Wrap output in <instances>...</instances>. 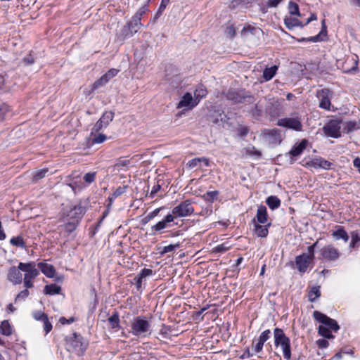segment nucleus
<instances>
[{
  "label": "nucleus",
  "instance_id": "obj_17",
  "mask_svg": "<svg viewBox=\"0 0 360 360\" xmlns=\"http://www.w3.org/2000/svg\"><path fill=\"white\" fill-rule=\"evenodd\" d=\"M306 165L309 167H313L314 169H329L332 165L331 162L322 158H316L311 161L306 163Z\"/></svg>",
  "mask_w": 360,
  "mask_h": 360
},
{
  "label": "nucleus",
  "instance_id": "obj_39",
  "mask_svg": "<svg viewBox=\"0 0 360 360\" xmlns=\"http://www.w3.org/2000/svg\"><path fill=\"white\" fill-rule=\"evenodd\" d=\"M0 328L1 333L4 335L8 336L12 333V329L8 321H2Z\"/></svg>",
  "mask_w": 360,
  "mask_h": 360
},
{
  "label": "nucleus",
  "instance_id": "obj_5",
  "mask_svg": "<svg viewBox=\"0 0 360 360\" xmlns=\"http://www.w3.org/2000/svg\"><path fill=\"white\" fill-rule=\"evenodd\" d=\"M85 212V207L80 204L67 206L63 210V215L67 217L68 219L77 221V222H79Z\"/></svg>",
  "mask_w": 360,
  "mask_h": 360
},
{
  "label": "nucleus",
  "instance_id": "obj_38",
  "mask_svg": "<svg viewBox=\"0 0 360 360\" xmlns=\"http://www.w3.org/2000/svg\"><path fill=\"white\" fill-rule=\"evenodd\" d=\"M114 112L112 111L105 112L100 118L103 122V125L108 126L109 123L113 120Z\"/></svg>",
  "mask_w": 360,
  "mask_h": 360
},
{
  "label": "nucleus",
  "instance_id": "obj_33",
  "mask_svg": "<svg viewBox=\"0 0 360 360\" xmlns=\"http://www.w3.org/2000/svg\"><path fill=\"white\" fill-rule=\"evenodd\" d=\"M141 18L134 15L131 21L127 23V25L129 26V28H131V32L136 33L138 30L141 27L142 25L141 23Z\"/></svg>",
  "mask_w": 360,
  "mask_h": 360
},
{
  "label": "nucleus",
  "instance_id": "obj_32",
  "mask_svg": "<svg viewBox=\"0 0 360 360\" xmlns=\"http://www.w3.org/2000/svg\"><path fill=\"white\" fill-rule=\"evenodd\" d=\"M321 296L320 286H313L308 292V299L311 302L316 301Z\"/></svg>",
  "mask_w": 360,
  "mask_h": 360
},
{
  "label": "nucleus",
  "instance_id": "obj_25",
  "mask_svg": "<svg viewBox=\"0 0 360 360\" xmlns=\"http://www.w3.org/2000/svg\"><path fill=\"white\" fill-rule=\"evenodd\" d=\"M308 144V141L306 139H302L300 143L297 145L294 146L292 149L290 150L289 153L294 157L300 155L303 150L306 148Z\"/></svg>",
  "mask_w": 360,
  "mask_h": 360
},
{
  "label": "nucleus",
  "instance_id": "obj_30",
  "mask_svg": "<svg viewBox=\"0 0 360 360\" xmlns=\"http://www.w3.org/2000/svg\"><path fill=\"white\" fill-rule=\"evenodd\" d=\"M60 286L55 283L46 285L44 287V293L46 295H53L56 294H60Z\"/></svg>",
  "mask_w": 360,
  "mask_h": 360
},
{
  "label": "nucleus",
  "instance_id": "obj_18",
  "mask_svg": "<svg viewBox=\"0 0 360 360\" xmlns=\"http://www.w3.org/2000/svg\"><path fill=\"white\" fill-rule=\"evenodd\" d=\"M21 270L19 269V267L16 268L15 266H12L9 269L8 273V280L12 282L13 284H20L22 283V274Z\"/></svg>",
  "mask_w": 360,
  "mask_h": 360
},
{
  "label": "nucleus",
  "instance_id": "obj_15",
  "mask_svg": "<svg viewBox=\"0 0 360 360\" xmlns=\"http://www.w3.org/2000/svg\"><path fill=\"white\" fill-rule=\"evenodd\" d=\"M264 137L270 144H278L281 142V134L277 129H265Z\"/></svg>",
  "mask_w": 360,
  "mask_h": 360
},
{
  "label": "nucleus",
  "instance_id": "obj_47",
  "mask_svg": "<svg viewBox=\"0 0 360 360\" xmlns=\"http://www.w3.org/2000/svg\"><path fill=\"white\" fill-rule=\"evenodd\" d=\"M30 295L28 290L25 289L20 291L15 298V302L24 301Z\"/></svg>",
  "mask_w": 360,
  "mask_h": 360
},
{
  "label": "nucleus",
  "instance_id": "obj_55",
  "mask_svg": "<svg viewBox=\"0 0 360 360\" xmlns=\"http://www.w3.org/2000/svg\"><path fill=\"white\" fill-rule=\"evenodd\" d=\"M119 70H117V69H115V68H112L110 70H109L105 75H103L105 76V77L107 79L108 81H109L110 79L113 78L114 77H115L117 73H118Z\"/></svg>",
  "mask_w": 360,
  "mask_h": 360
},
{
  "label": "nucleus",
  "instance_id": "obj_53",
  "mask_svg": "<svg viewBox=\"0 0 360 360\" xmlns=\"http://www.w3.org/2000/svg\"><path fill=\"white\" fill-rule=\"evenodd\" d=\"M264 344V343L263 342H262L259 339H258L257 342L255 345H254V343L252 344V349L255 353H259L260 352L262 351Z\"/></svg>",
  "mask_w": 360,
  "mask_h": 360
},
{
  "label": "nucleus",
  "instance_id": "obj_27",
  "mask_svg": "<svg viewBox=\"0 0 360 360\" xmlns=\"http://www.w3.org/2000/svg\"><path fill=\"white\" fill-rule=\"evenodd\" d=\"M284 24L290 30L296 27H302L304 26V25L302 23V22H300L298 19L291 16L285 18Z\"/></svg>",
  "mask_w": 360,
  "mask_h": 360
},
{
  "label": "nucleus",
  "instance_id": "obj_49",
  "mask_svg": "<svg viewBox=\"0 0 360 360\" xmlns=\"http://www.w3.org/2000/svg\"><path fill=\"white\" fill-rule=\"evenodd\" d=\"M179 247V245L177 243V244H174V245H172V244H170L169 245H167V246H165L162 251L160 252L161 255H164V254H166L167 252H172L174 250H175L176 248H178Z\"/></svg>",
  "mask_w": 360,
  "mask_h": 360
},
{
  "label": "nucleus",
  "instance_id": "obj_35",
  "mask_svg": "<svg viewBox=\"0 0 360 360\" xmlns=\"http://www.w3.org/2000/svg\"><path fill=\"white\" fill-rule=\"evenodd\" d=\"M108 322L112 328H117L120 327L119 314L115 311L111 316L108 318Z\"/></svg>",
  "mask_w": 360,
  "mask_h": 360
},
{
  "label": "nucleus",
  "instance_id": "obj_61",
  "mask_svg": "<svg viewBox=\"0 0 360 360\" xmlns=\"http://www.w3.org/2000/svg\"><path fill=\"white\" fill-rule=\"evenodd\" d=\"M161 208H157V209H155L153 211H152L151 212H150L146 219H147V221H149L152 219H153L154 217H155L156 216H158V214H159Z\"/></svg>",
  "mask_w": 360,
  "mask_h": 360
},
{
  "label": "nucleus",
  "instance_id": "obj_43",
  "mask_svg": "<svg viewBox=\"0 0 360 360\" xmlns=\"http://www.w3.org/2000/svg\"><path fill=\"white\" fill-rule=\"evenodd\" d=\"M78 224L79 222L77 221H71L64 225V229L66 232L70 233L76 229Z\"/></svg>",
  "mask_w": 360,
  "mask_h": 360
},
{
  "label": "nucleus",
  "instance_id": "obj_45",
  "mask_svg": "<svg viewBox=\"0 0 360 360\" xmlns=\"http://www.w3.org/2000/svg\"><path fill=\"white\" fill-rule=\"evenodd\" d=\"M107 140V136L103 134L95 135L91 140L92 144L102 143Z\"/></svg>",
  "mask_w": 360,
  "mask_h": 360
},
{
  "label": "nucleus",
  "instance_id": "obj_64",
  "mask_svg": "<svg viewBox=\"0 0 360 360\" xmlns=\"http://www.w3.org/2000/svg\"><path fill=\"white\" fill-rule=\"evenodd\" d=\"M147 11V7L146 6L140 8L138 11L134 14V16H137V18H141Z\"/></svg>",
  "mask_w": 360,
  "mask_h": 360
},
{
  "label": "nucleus",
  "instance_id": "obj_29",
  "mask_svg": "<svg viewBox=\"0 0 360 360\" xmlns=\"http://www.w3.org/2000/svg\"><path fill=\"white\" fill-rule=\"evenodd\" d=\"M278 66L273 65L270 68H266L263 71V77L265 81L271 80L276 73Z\"/></svg>",
  "mask_w": 360,
  "mask_h": 360
},
{
  "label": "nucleus",
  "instance_id": "obj_6",
  "mask_svg": "<svg viewBox=\"0 0 360 360\" xmlns=\"http://www.w3.org/2000/svg\"><path fill=\"white\" fill-rule=\"evenodd\" d=\"M226 98L234 103L248 102L252 103L255 100L252 96L245 91L229 90Z\"/></svg>",
  "mask_w": 360,
  "mask_h": 360
},
{
  "label": "nucleus",
  "instance_id": "obj_28",
  "mask_svg": "<svg viewBox=\"0 0 360 360\" xmlns=\"http://www.w3.org/2000/svg\"><path fill=\"white\" fill-rule=\"evenodd\" d=\"M266 203L270 209L274 210L280 207L281 200L278 197L275 195H271L266 198Z\"/></svg>",
  "mask_w": 360,
  "mask_h": 360
},
{
  "label": "nucleus",
  "instance_id": "obj_24",
  "mask_svg": "<svg viewBox=\"0 0 360 360\" xmlns=\"http://www.w3.org/2000/svg\"><path fill=\"white\" fill-rule=\"evenodd\" d=\"M210 119L213 123L220 125L226 122L227 116L224 112L217 110L210 115Z\"/></svg>",
  "mask_w": 360,
  "mask_h": 360
},
{
  "label": "nucleus",
  "instance_id": "obj_8",
  "mask_svg": "<svg viewBox=\"0 0 360 360\" xmlns=\"http://www.w3.org/2000/svg\"><path fill=\"white\" fill-rule=\"evenodd\" d=\"M313 317L316 321L321 323L330 330L338 331L340 328V326L335 320L330 319L319 311H314Z\"/></svg>",
  "mask_w": 360,
  "mask_h": 360
},
{
  "label": "nucleus",
  "instance_id": "obj_42",
  "mask_svg": "<svg viewBox=\"0 0 360 360\" xmlns=\"http://www.w3.org/2000/svg\"><path fill=\"white\" fill-rule=\"evenodd\" d=\"M288 10L290 15H300L299 6L296 3L290 1L288 5Z\"/></svg>",
  "mask_w": 360,
  "mask_h": 360
},
{
  "label": "nucleus",
  "instance_id": "obj_41",
  "mask_svg": "<svg viewBox=\"0 0 360 360\" xmlns=\"http://www.w3.org/2000/svg\"><path fill=\"white\" fill-rule=\"evenodd\" d=\"M48 172L49 170L46 168L41 169L34 172L33 174V181H36L44 178Z\"/></svg>",
  "mask_w": 360,
  "mask_h": 360
},
{
  "label": "nucleus",
  "instance_id": "obj_1",
  "mask_svg": "<svg viewBox=\"0 0 360 360\" xmlns=\"http://www.w3.org/2000/svg\"><path fill=\"white\" fill-rule=\"evenodd\" d=\"M151 321L145 316L134 317L130 323V330L133 335L139 338H146L151 334Z\"/></svg>",
  "mask_w": 360,
  "mask_h": 360
},
{
  "label": "nucleus",
  "instance_id": "obj_62",
  "mask_svg": "<svg viewBox=\"0 0 360 360\" xmlns=\"http://www.w3.org/2000/svg\"><path fill=\"white\" fill-rule=\"evenodd\" d=\"M357 128V123L355 121H349L347 122V129L348 131H352Z\"/></svg>",
  "mask_w": 360,
  "mask_h": 360
},
{
  "label": "nucleus",
  "instance_id": "obj_60",
  "mask_svg": "<svg viewBox=\"0 0 360 360\" xmlns=\"http://www.w3.org/2000/svg\"><path fill=\"white\" fill-rule=\"evenodd\" d=\"M225 32L227 37L233 38L236 33L234 27L232 25L228 26L226 29Z\"/></svg>",
  "mask_w": 360,
  "mask_h": 360
},
{
  "label": "nucleus",
  "instance_id": "obj_52",
  "mask_svg": "<svg viewBox=\"0 0 360 360\" xmlns=\"http://www.w3.org/2000/svg\"><path fill=\"white\" fill-rule=\"evenodd\" d=\"M352 241L349 245V248H354L356 243L360 241V236H359L357 232L353 231L351 234Z\"/></svg>",
  "mask_w": 360,
  "mask_h": 360
},
{
  "label": "nucleus",
  "instance_id": "obj_46",
  "mask_svg": "<svg viewBox=\"0 0 360 360\" xmlns=\"http://www.w3.org/2000/svg\"><path fill=\"white\" fill-rule=\"evenodd\" d=\"M130 161L129 160H119L117 163L115 164L114 168L116 170H120L123 167H128Z\"/></svg>",
  "mask_w": 360,
  "mask_h": 360
},
{
  "label": "nucleus",
  "instance_id": "obj_51",
  "mask_svg": "<svg viewBox=\"0 0 360 360\" xmlns=\"http://www.w3.org/2000/svg\"><path fill=\"white\" fill-rule=\"evenodd\" d=\"M271 335V330L269 329H266V330H264L260 334L258 339H259L262 342H263L264 343L266 341H267L270 338Z\"/></svg>",
  "mask_w": 360,
  "mask_h": 360
},
{
  "label": "nucleus",
  "instance_id": "obj_20",
  "mask_svg": "<svg viewBox=\"0 0 360 360\" xmlns=\"http://www.w3.org/2000/svg\"><path fill=\"white\" fill-rule=\"evenodd\" d=\"M255 219L257 224H265L269 223L268 221L267 210L265 206L259 205L258 207Z\"/></svg>",
  "mask_w": 360,
  "mask_h": 360
},
{
  "label": "nucleus",
  "instance_id": "obj_7",
  "mask_svg": "<svg viewBox=\"0 0 360 360\" xmlns=\"http://www.w3.org/2000/svg\"><path fill=\"white\" fill-rule=\"evenodd\" d=\"M194 212V208L192 202L189 200H186L178 205L173 207L171 214L174 215V219L177 217H186L191 216Z\"/></svg>",
  "mask_w": 360,
  "mask_h": 360
},
{
  "label": "nucleus",
  "instance_id": "obj_22",
  "mask_svg": "<svg viewBox=\"0 0 360 360\" xmlns=\"http://www.w3.org/2000/svg\"><path fill=\"white\" fill-rule=\"evenodd\" d=\"M203 163L206 167L209 166V160L205 157L196 158L189 160L186 163V167L191 169L194 168H200L201 163Z\"/></svg>",
  "mask_w": 360,
  "mask_h": 360
},
{
  "label": "nucleus",
  "instance_id": "obj_44",
  "mask_svg": "<svg viewBox=\"0 0 360 360\" xmlns=\"http://www.w3.org/2000/svg\"><path fill=\"white\" fill-rule=\"evenodd\" d=\"M127 188V186H119L118 188H117L116 190L112 193V197L110 198V201L112 199L117 198V197L124 193L126 192Z\"/></svg>",
  "mask_w": 360,
  "mask_h": 360
},
{
  "label": "nucleus",
  "instance_id": "obj_50",
  "mask_svg": "<svg viewBox=\"0 0 360 360\" xmlns=\"http://www.w3.org/2000/svg\"><path fill=\"white\" fill-rule=\"evenodd\" d=\"M96 173L95 172H88L84 176V180L88 184H91L95 181Z\"/></svg>",
  "mask_w": 360,
  "mask_h": 360
},
{
  "label": "nucleus",
  "instance_id": "obj_10",
  "mask_svg": "<svg viewBox=\"0 0 360 360\" xmlns=\"http://www.w3.org/2000/svg\"><path fill=\"white\" fill-rule=\"evenodd\" d=\"M19 269L25 272L24 278L34 279L39 274V271L36 268L35 262H31L28 263L20 262L18 264Z\"/></svg>",
  "mask_w": 360,
  "mask_h": 360
},
{
  "label": "nucleus",
  "instance_id": "obj_12",
  "mask_svg": "<svg viewBox=\"0 0 360 360\" xmlns=\"http://www.w3.org/2000/svg\"><path fill=\"white\" fill-rule=\"evenodd\" d=\"M321 255L323 259L332 261L338 259L340 252L333 245H327L321 248Z\"/></svg>",
  "mask_w": 360,
  "mask_h": 360
},
{
  "label": "nucleus",
  "instance_id": "obj_36",
  "mask_svg": "<svg viewBox=\"0 0 360 360\" xmlns=\"http://www.w3.org/2000/svg\"><path fill=\"white\" fill-rule=\"evenodd\" d=\"M10 243L15 247L19 248H25V243L24 241L23 238L21 236H18L16 237H13L10 240Z\"/></svg>",
  "mask_w": 360,
  "mask_h": 360
},
{
  "label": "nucleus",
  "instance_id": "obj_16",
  "mask_svg": "<svg viewBox=\"0 0 360 360\" xmlns=\"http://www.w3.org/2000/svg\"><path fill=\"white\" fill-rule=\"evenodd\" d=\"M198 104V101H196L195 98H193L191 93H186L177 105V108H186V109H192L195 107Z\"/></svg>",
  "mask_w": 360,
  "mask_h": 360
},
{
  "label": "nucleus",
  "instance_id": "obj_34",
  "mask_svg": "<svg viewBox=\"0 0 360 360\" xmlns=\"http://www.w3.org/2000/svg\"><path fill=\"white\" fill-rule=\"evenodd\" d=\"M207 95V90L202 86H199L194 91V97L196 101L200 102V100Z\"/></svg>",
  "mask_w": 360,
  "mask_h": 360
},
{
  "label": "nucleus",
  "instance_id": "obj_56",
  "mask_svg": "<svg viewBox=\"0 0 360 360\" xmlns=\"http://www.w3.org/2000/svg\"><path fill=\"white\" fill-rule=\"evenodd\" d=\"M153 274V270L150 269H143L140 273L138 274L141 277V278H145L147 276H150Z\"/></svg>",
  "mask_w": 360,
  "mask_h": 360
},
{
  "label": "nucleus",
  "instance_id": "obj_14",
  "mask_svg": "<svg viewBox=\"0 0 360 360\" xmlns=\"http://www.w3.org/2000/svg\"><path fill=\"white\" fill-rule=\"evenodd\" d=\"M332 93L328 89H322L317 91V96L320 99L319 107L325 109L330 110L331 105L330 97Z\"/></svg>",
  "mask_w": 360,
  "mask_h": 360
},
{
  "label": "nucleus",
  "instance_id": "obj_31",
  "mask_svg": "<svg viewBox=\"0 0 360 360\" xmlns=\"http://www.w3.org/2000/svg\"><path fill=\"white\" fill-rule=\"evenodd\" d=\"M121 34H117V39L120 41H123L126 38L131 37L135 32H131V28L129 25L124 26L122 30Z\"/></svg>",
  "mask_w": 360,
  "mask_h": 360
},
{
  "label": "nucleus",
  "instance_id": "obj_37",
  "mask_svg": "<svg viewBox=\"0 0 360 360\" xmlns=\"http://www.w3.org/2000/svg\"><path fill=\"white\" fill-rule=\"evenodd\" d=\"M319 334L325 338L330 339L333 338V335L331 334L330 330L323 325H321L319 327Z\"/></svg>",
  "mask_w": 360,
  "mask_h": 360
},
{
  "label": "nucleus",
  "instance_id": "obj_54",
  "mask_svg": "<svg viewBox=\"0 0 360 360\" xmlns=\"http://www.w3.org/2000/svg\"><path fill=\"white\" fill-rule=\"evenodd\" d=\"M219 195V192L217 191H207L204 197L208 200L213 201L214 199L217 198V195Z\"/></svg>",
  "mask_w": 360,
  "mask_h": 360
},
{
  "label": "nucleus",
  "instance_id": "obj_2",
  "mask_svg": "<svg viewBox=\"0 0 360 360\" xmlns=\"http://www.w3.org/2000/svg\"><path fill=\"white\" fill-rule=\"evenodd\" d=\"M274 338L275 346H281L284 359L286 360H290L291 358V348L290 340L289 338L285 335L281 328H276L274 329Z\"/></svg>",
  "mask_w": 360,
  "mask_h": 360
},
{
  "label": "nucleus",
  "instance_id": "obj_13",
  "mask_svg": "<svg viewBox=\"0 0 360 360\" xmlns=\"http://www.w3.org/2000/svg\"><path fill=\"white\" fill-rule=\"evenodd\" d=\"M325 134L333 138H338L340 136V125L338 120H330L324 127Z\"/></svg>",
  "mask_w": 360,
  "mask_h": 360
},
{
  "label": "nucleus",
  "instance_id": "obj_23",
  "mask_svg": "<svg viewBox=\"0 0 360 360\" xmlns=\"http://www.w3.org/2000/svg\"><path fill=\"white\" fill-rule=\"evenodd\" d=\"M335 230L332 232V236L335 240L342 239L345 242L349 240V236L344 228L340 226H336Z\"/></svg>",
  "mask_w": 360,
  "mask_h": 360
},
{
  "label": "nucleus",
  "instance_id": "obj_26",
  "mask_svg": "<svg viewBox=\"0 0 360 360\" xmlns=\"http://www.w3.org/2000/svg\"><path fill=\"white\" fill-rule=\"evenodd\" d=\"M321 23H322V29H321V32H319V34H318L316 36L310 37H307V38L302 37L301 39H299L298 41H300V42H304V41L318 42V41H321V37H320L321 34H322L323 32H325V33L326 32V26L325 25V20H323Z\"/></svg>",
  "mask_w": 360,
  "mask_h": 360
},
{
  "label": "nucleus",
  "instance_id": "obj_21",
  "mask_svg": "<svg viewBox=\"0 0 360 360\" xmlns=\"http://www.w3.org/2000/svg\"><path fill=\"white\" fill-rule=\"evenodd\" d=\"M37 266L46 277H54L56 270L53 265L47 264L46 262H39L38 263Z\"/></svg>",
  "mask_w": 360,
  "mask_h": 360
},
{
  "label": "nucleus",
  "instance_id": "obj_63",
  "mask_svg": "<svg viewBox=\"0 0 360 360\" xmlns=\"http://www.w3.org/2000/svg\"><path fill=\"white\" fill-rule=\"evenodd\" d=\"M161 186L158 184L154 185L151 189V191L150 193V197L154 198L156 193L160 190Z\"/></svg>",
  "mask_w": 360,
  "mask_h": 360
},
{
  "label": "nucleus",
  "instance_id": "obj_48",
  "mask_svg": "<svg viewBox=\"0 0 360 360\" xmlns=\"http://www.w3.org/2000/svg\"><path fill=\"white\" fill-rule=\"evenodd\" d=\"M32 316L36 321H42L46 319L48 316L41 311H34L32 313Z\"/></svg>",
  "mask_w": 360,
  "mask_h": 360
},
{
  "label": "nucleus",
  "instance_id": "obj_3",
  "mask_svg": "<svg viewBox=\"0 0 360 360\" xmlns=\"http://www.w3.org/2000/svg\"><path fill=\"white\" fill-rule=\"evenodd\" d=\"M174 221V215L167 214L163 219L150 227V235L156 236L167 233V229L172 226V223Z\"/></svg>",
  "mask_w": 360,
  "mask_h": 360
},
{
  "label": "nucleus",
  "instance_id": "obj_40",
  "mask_svg": "<svg viewBox=\"0 0 360 360\" xmlns=\"http://www.w3.org/2000/svg\"><path fill=\"white\" fill-rule=\"evenodd\" d=\"M108 82V81L107 80V79L105 77L104 75H103L98 79L95 81L94 83L91 85V90L94 91L96 89L105 85Z\"/></svg>",
  "mask_w": 360,
  "mask_h": 360
},
{
  "label": "nucleus",
  "instance_id": "obj_57",
  "mask_svg": "<svg viewBox=\"0 0 360 360\" xmlns=\"http://www.w3.org/2000/svg\"><path fill=\"white\" fill-rule=\"evenodd\" d=\"M44 323V330L46 333V334L49 333L52 330V324L49 321V318L46 317V319H44V321H42Z\"/></svg>",
  "mask_w": 360,
  "mask_h": 360
},
{
  "label": "nucleus",
  "instance_id": "obj_9",
  "mask_svg": "<svg viewBox=\"0 0 360 360\" xmlns=\"http://www.w3.org/2000/svg\"><path fill=\"white\" fill-rule=\"evenodd\" d=\"M70 345L72 347L73 352L82 354L86 350L88 343L82 336L74 333V338H71Z\"/></svg>",
  "mask_w": 360,
  "mask_h": 360
},
{
  "label": "nucleus",
  "instance_id": "obj_59",
  "mask_svg": "<svg viewBox=\"0 0 360 360\" xmlns=\"http://www.w3.org/2000/svg\"><path fill=\"white\" fill-rule=\"evenodd\" d=\"M318 241L315 242L313 245L309 246L307 248V255L310 256L311 259H314V248L317 246Z\"/></svg>",
  "mask_w": 360,
  "mask_h": 360
},
{
  "label": "nucleus",
  "instance_id": "obj_19",
  "mask_svg": "<svg viewBox=\"0 0 360 360\" xmlns=\"http://www.w3.org/2000/svg\"><path fill=\"white\" fill-rule=\"evenodd\" d=\"M254 224V232L255 234L261 238H266L269 233V228L271 226V223H267L265 224H257L255 219H253Z\"/></svg>",
  "mask_w": 360,
  "mask_h": 360
},
{
  "label": "nucleus",
  "instance_id": "obj_4",
  "mask_svg": "<svg viewBox=\"0 0 360 360\" xmlns=\"http://www.w3.org/2000/svg\"><path fill=\"white\" fill-rule=\"evenodd\" d=\"M276 124L297 131L302 130L301 118L297 113L293 114V116L290 117L278 119Z\"/></svg>",
  "mask_w": 360,
  "mask_h": 360
},
{
  "label": "nucleus",
  "instance_id": "obj_11",
  "mask_svg": "<svg viewBox=\"0 0 360 360\" xmlns=\"http://www.w3.org/2000/svg\"><path fill=\"white\" fill-rule=\"evenodd\" d=\"M313 262L310 256L303 253L295 257L296 266L301 274H304L307 271L309 264Z\"/></svg>",
  "mask_w": 360,
  "mask_h": 360
},
{
  "label": "nucleus",
  "instance_id": "obj_58",
  "mask_svg": "<svg viewBox=\"0 0 360 360\" xmlns=\"http://www.w3.org/2000/svg\"><path fill=\"white\" fill-rule=\"evenodd\" d=\"M246 153L250 155L260 156L261 153L258 151L254 146L249 147L246 149Z\"/></svg>",
  "mask_w": 360,
  "mask_h": 360
}]
</instances>
